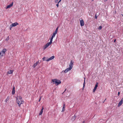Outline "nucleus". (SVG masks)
<instances>
[{
    "mask_svg": "<svg viewBox=\"0 0 123 123\" xmlns=\"http://www.w3.org/2000/svg\"><path fill=\"white\" fill-rule=\"evenodd\" d=\"M16 100L17 103L19 107L21 105L24 103L23 100L20 96H18L17 97Z\"/></svg>",
    "mask_w": 123,
    "mask_h": 123,
    "instance_id": "obj_1",
    "label": "nucleus"
},
{
    "mask_svg": "<svg viewBox=\"0 0 123 123\" xmlns=\"http://www.w3.org/2000/svg\"><path fill=\"white\" fill-rule=\"evenodd\" d=\"M52 81L53 82V84H55L56 85H58L61 83V81L56 79H52Z\"/></svg>",
    "mask_w": 123,
    "mask_h": 123,
    "instance_id": "obj_2",
    "label": "nucleus"
},
{
    "mask_svg": "<svg viewBox=\"0 0 123 123\" xmlns=\"http://www.w3.org/2000/svg\"><path fill=\"white\" fill-rule=\"evenodd\" d=\"M7 51V49L4 48L0 52V57L3 56L5 55V53Z\"/></svg>",
    "mask_w": 123,
    "mask_h": 123,
    "instance_id": "obj_3",
    "label": "nucleus"
},
{
    "mask_svg": "<svg viewBox=\"0 0 123 123\" xmlns=\"http://www.w3.org/2000/svg\"><path fill=\"white\" fill-rule=\"evenodd\" d=\"M55 58V56H52L51 57H50L49 58L47 59H46V58L44 57H43L42 59L43 61H46L47 62H48L50 60H52L53 59H54Z\"/></svg>",
    "mask_w": 123,
    "mask_h": 123,
    "instance_id": "obj_4",
    "label": "nucleus"
},
{
    "mask_svg": "<svg viewBox=\"0 0 123 123\" xmlns=\"http://www.w3.org/2000/svg\"><path fill=\"white\" fill-rule=\"evenodd\" d=\"M51 44L52 43L50 42L47 43L43 47V50L49 47Z\"/></svg>",
    "mask_w": 123,
    "mask_h": 123,
    "instance_id": "obj_5",
    "label": "nucleus"
},
{
    "mask_svg": "<svg viewBox=\"0 0 123 123\" xmlns=\"http://www.w3.org/2000/svg\"><path fill=\"white\" fill-rule=\"evenodd\" d=\"M55 35H56L53 33L50 39V42H49L50 43H52L53 38L55 37Z\"/></svg>",
    "mask_w": 123,
    "mask_h": 123,
    "instance_id": "obj_6",
    "label": "nucleus"
},
{
    "mask_svg": "<svg viewBox=\"0 0 123 123\" xmlns=\"http://www.w3.org/2000/svg\"><path fill=\"white\" fill-rule=\"evenodd\" d=\"M123 103V98H122L121 99V100L119 102L118 105V106L119 107L121 106L122 104Z\"/></svg>",
    "mask_w": 123,
    "mask_h": 123,
    "instance_id": "obj_7",
    "label": "nucleus"
},
{
    "mask_svg": "<svg viewBox=\"0 0 123 123\" xmlns=\"http://www.w3.org/2000/svg\"><path fill=\"white\" fill-rule=\"evenodd\" d=\"M74 62L73 61H72L71 60V61L70 62V64H69V68H70L71 69L72 68H73V65L74 64Z\"/></svg>",
    "mask_w": 123,
    "mask_h": 123,
    "instance_id": "obj_8",
    "label": "nucleus"
},
{
    "mask_svg": "<svg viewBox=\"0 0 123 123\" xmlns=\"http://www.w3.org/2000/svg\"><path fill=\"white\" fill-rule=\"evenodd\" d=\"M98 83L97 82L93 90V92H95L96 89H97V88L98 86Z\"/></svg>",
    "mask_w": 123,
    "mask_h": 123,
    "instance_id": "obj_9",
    "label": "nucleus"
},
{
    "mask_svg": "<svg viewBox=\"0 0 123 123\" xmlns=\"http://www.w3.org/2000/svg\"><path fill=\"white\" fill-rule=\"evenodd\" d=\"M80 24L81 26H83L84 25V23L83 20H80Z\"/></svg>",
    "mask_w": 123,
    "mask_h": 123,
    "instance_id": "obj_10",
    "label": "nucleus"
},
{
    "mask_svg": "<svg viewBox=\"0 0 123 123\" xmlns=\"http://www.w3.org/2000/svg\"><path fill=\"white\" fill-rule=\"evenodd\" d=\"M18 25V23L17 22H16L15 23H12V24L11 25L12 26H11L12 27H13L15 26Z\"/></svg>",
    "mask_w": 123,
    "mask_h": 123,
    "instance_id": "obj_11",
    "label": "nucleus"
},
{
    "mask_svg": "<svg viewBox=\"0 0 123 123\" xmlns=\"http://www.w3.org/2000/svg\"><path fill=\"white\" fill-rule=\"evenodd\" d=\"M13 5V2H12V3L10 4V5H8L6 7V9H7L8 8H10V7H11Z\"/></svg>",
    "mask_w": 123,
    "mask_h": 123,
    "instance_id": "obj_12",
    "label": "nucleus"
},
{
    "mask_svg": "<svg viewBox=\"0 0 123 123\" xmlns=\"http://www.w3.org/2000/svg\"><path fill=\"white\" fill-rule=\"evenodd\" d=\"M65 103L63 104V105L62 108V112H64L65 111Z\"/></svg>",
    "mask_w": 123,
    "mask_h": 123,
    "instance_id": "obj_13",
    "label": "nucleus"
},
{
    "mask_svg": "<svg viewBox=\"0 0 123 123\" xmlns=\"http://www.w3.org/2000/svg\"><path fill=\"white\" fill-rule=\"evenodd\" d=\"M71 70V69H70L69 68H67L64 71V72L65 73H67L70 70Z\"/></svg>",
    "mask_w": 123,
    "mask_h": 123,
    "instance_id": "obj_14",
    "label": "nucleus"
},
{
    "mask_svg": "<svg viewBox=\"0 0 123 123\" xmlns=\"http://www.w3.org/2000/svg\"><path fill=\"white\" fill-rule=\"evenodd\" d=\"M39 62V61H37L36 62V63H34L32 66L33 68H35L36 67V66L37 65V64H38V63Z\"/></svg>",
    "mask_w": 123,
    "mask_h": 123,
    "instance_id": "obj_15",
    "label": "nucleus"
},
{
    "mask_svg": "<svg viewBox=\"0 0 123 123\" xmlns=\"http://www.w3.org/2000/svg\"><path fill=\"white\" fill-rule=\"evenodd\" d=\"M76 116L74 115L71 118V120L73 121H74L76 118Z\"/></svg>",
    "mask_w": 123,
    "mask_h": 123,
    "instance_id": "obj_16",
    "label": "nucleus"
},
{
    "mask_svg": "<svg viewBox=\"0 0 123 123\" xmlns=\"http://www.w3.org/2000/svg\"><path fill=\"white\" fill-rule=\"evenodd\" d=\"M15 93V87L14 86L13 89L12 91V94L14 95V94Z\"/></svg>",
    "mask_w": 123,
    "mask_h": 123,
    "instance_id": "obj_17",
    "label": "nucleus"
},
{
    "mask_svg": "<svg viewBox=\"0 0 123 123\" xmlns=\"http://www.w3.org/2000/svg\"><path fill=\"white\" fill-rule=\"evenodd\" d=\"M58 28V27H57L55 31L53 33L55 35H56L57 33Z\"/></svg>",
    "mask_w": 123,
    "mask_h": 123,
    "instance_id": "obj_18",
    "label": "nucleus"
},
{
    "mask_svg": "<svg viewBox=\"0 0 123 123\" xmlns=\"http://www.w3.org/2000/svg\"><path fill=\"white\" fill-rule=\"evenodd\" d=\"M84 82L83 83V88H82V90H83L84 89V86H85V77H84Z\"/></svg>",
    "mask_w": 123,
    "mask_h": 123,
    "instance_id": "obj_19",
    "label": "nucleus"
},
{
    "mask_svg": "<svg viewBox=\"0 0 123 123\" xmlns=\"http://www.w3.org/2000/svg\"><path fill=\"white\" fill-rule=\"evenodd\" d=\"M10 98V97L9 96H7V98L5 100V102L6 103H7L9 99Z\"/></svg>",
    "mask_w": 123,
    "mask_h": 123,
    "instance_id": "obj_20",
    "label": "nucleus"
},
{
    "mask_svg": "<svg viewBox=\"0 0 123 123\" xmlns=\"http://www.w3.org/2000/svg\"><path fill=\"white\" fill-rule=\"evenodd\" d=\"M43 107H42V109L41 112L39 113V115H41L42 114L43 112Z\"/></svg>",
    "mask_w": 123,
    "mask_h": 123,
    "instance_id": "obj_21",
    "label": "nucleus"
},
{
    "mask_svg": "<svg viewBox=\"0 0 123 123\" xmlns=\"http://www.w3.org/2000/svg\"><path fill=\"white\" fill-rule=\"evenodd\" d=\"M13 71L12 70H10L8 72V73L9 74H12L13 73Z\"/></svg>",
    "mask_w": 123,
    "mask_h": 123,
    "instance_id": "obj_22",
    "label": "nucleus"
},
{
    "mask_svg": "<svg viewBox=\"0 0 123 123\" xmlns=\"http://www.w3.org/2000/svg\"><path fill=\"white\" fill-rule=\"evenodd\" d=\"M102 26H100L98 28V29L99 30H100L102 28Z\"/></svg>",
    "mask_w": 123,
    "mask_h": 123,
    "instance_id": "obj_23",
    "label": "nucleus"
},
{
    "mask_svg": "<svg viewBox=\"0 0 123 123\" xmlns=\"http://www.w3.org/2000/svg\"><path fill=\"white\" fill-rule=\"evenodd\" d=\"M9 36H8L6 39V41H8L9 40Z\"/></svg>",
    "mask_w": 123,
    "mask_h": 123,
    "instance_id": "obj_24",
    "label": "nucleus"
},
{
    "mask_svg": "<svg viewBox=\"0 0 123 123\" xmlns=\"http://www.w3.org/2000/svg\"><path fill=\"white\" fill-rule=\"evenodd\" d=\"M59 0H55V3H58V1Z\"/></svg>",
    "mask_w": 123,
    "mask_h": 123,
    "instance_id": "obj_25",
    "label": "nucleus"
},
{
    "mask_svg": "<svg viewBox=\"0 0 123 123\" xmlns=\"http://www.w3.org/2000/svg\"><path fill=\"white\" fill-rule=\"evenodd\" d=\"M59 0H55V3H58V1Z\"/></svg>",
    "mask_w": 123,
    "mask_h": 123,
    "instance_id": "obj_26",
    "label": "nucleus"
},
{
    "mask_svg": "<svg viewBox=\"0 0 123 123\" xmlns=\"http://www.w3.org/2000/svg\"><path fill=\"white\" fill-rule=\"evenodd\" d=\"M59 0H55V3H58V1Z\"/></svg>",
    "mask_w": 123,
    "mask_h": 123,
    "instance_id": "obj_27",
    "label": "nucleus"
},
{
    "mask_svg": "<svg viewBox=\"0 0 123 123\" xmlns=\"http://www.w3.org/2000/svg\"><path fill=\"white\" fill-rule=\"evenodd\" d=\"M59 2H58L57 4L56 5V6H57V7H58L59 6Z\"/></svg>",
    "mask_w": 123,
    "mask_h": 123,
    "instance_id": "obj_28",
    "label": "nucleus"
},
{
    "mask_svg": "<svg viewBox=\"0 0 123 123\" xmlns=\"http://www.w3.org/2000/svg\"><path fill=\"white\" fill-rule=\"evenodd\" d=\"M12 26L10 25V30H11L12 28L13 27L11 26Z\"/></svg>",
    "mask_w": 123,
    "mask_h": 123,
    "instance_id": "obj_29",
    "label": "nucleus"
},
{
    "mask_svg": "<svg viewBox=\"0 0 123 123\" xmlns=\"http://www.w3.org/2000/svg\"><path fill=\"white\" fill-rule=\"evenodd\" d=\"M120 92H118V96H119V95H120Z\"/></svg>",
    "mask_w": 123,
    "mask_h": 123,
    "instance_id": "obj_30",
    "label": "nucleus"
},
{
    "mask_svg": "<svg viewBox=\"0 0 123 123\" xmlns=\"http://www.w3.org/2000/svg\"><path fill=\"white\" fill-rule=\"evenodd\" d=\"M41 99V97L39 99V100H38V101L39 102H40V101Z\"/></svg>",
    "mask_w": 123,
    "mask_h": 123,
    "instance_id": "obj_31",
    "label": "nucleus"
},
{
    "mask_svg": "<svg viewBox=\"0 0 123 123\" xmlns=\"http://www.w3.org/2000/svg\"><path fill=\"white\" fill-rule=\"evenodd\" d=\"M61 0H60L59 1H58V2H60L61 1Z\"/></svg>",
    "mask_w": 123,
    "mask_h": 123,
    "instance_id": "obj_32",
    "label": "nucleus"
},
{
    "mask_svg": "<svg viewBox=\"0 0 123 123\" xmlns=\"http://www.w3.org/2000/svg\"><path fill=\"white\" fill-rule=\"evenodd\" d=\"M66 89H65V91H64V92L62 94H63L64 93V92H65V91H66Z\"/></svg>",
    "mask_w": 123,
    "mask_h": 123,
    "instance_id": "obj_33",
    "label": "nucleus"
},
{
    "mask_svg": "<svg viewBox=\"0 0 123 123\" xmlns=\"http://www.w3.org/2000/svg\"><path fill=\"white\" fill-rule=\"evenodd\" d=\"M63 72H64V71H62V72H61V73H63Z\"/></svg>",
    "mask_w": 123,
    "mask_h": 123,
    "instance_id": "obj_34",
    "label": "nucleus"
},
{
    "mask_svg": "<svg viewBox=\"0 0 123 123\" xmlns=\"http://www.w3.org/2000/svg\"><path fill=\"white\" fill-rule=\"evenodd\" d=\"M116 39H115L114 41V42H116Z\"/></svg>",
    "mask_w": 123,
    "mask_h": 123,
    "instance_id": "obj_35",
    "label": "nucleus"
},
{
    "mask_svg": "<svg viewBox=\"0 0 123 123\" xmlns=\"http://www.w3.org/2000/svg\"><path fill=\"white\" fill-rule=\"evenodd\" d=\"M97 18V17H96V16L95 18L96 19V18Z\"/></svg>",
    "mask_w": 123,
    "mask_h": 123,
    "instance_id": "obj_36",
    "label": "nucleus"
},
{
    "mask_svg": "<svg viewBox=\"0 0 123 123\" xmlns=\"http://www.w3.org/2000/svg\"><path fill=\"white\" fill-rule=\"evenodd\" d=\"M105 0V1H107L108 0Z\"/></svg>",
    "mask_w": 123,
    "mask_h": 123,
    "instance_id": "obj_37",
    "label": "nucleus"
},
{
    "mask_svg": "<svg viewBox=\"0 0 123 123\" xmlns=\"http://www.w3.org/2000/svg\"><path fill=\"white\" fill-rule=\"evenodd\" d=\"M122 16H123V14H122Z\"/></svg>",
    "mask_w": 123,
    "mask_h": 123,
    "instance_id": "obj_38",
    "label": "nucleus"
},
{
    "mask_svg": "<svg viewBox=\"0 0 123 123\" xmlns=\"http://www.w3.org/2000/svg\"><path fill=\"white\" fill-rule=\"evenodd\" d=\"M94 0H92V1H93Z\"/></svg>",
    "mask_w": 123,
    "mask_h": 123,
    "instance_id": "obj_39",
    "label": "nucleus"
},
{
    "mask_svg": "<svg viewBox=\"0 0 123 123\" xmlns=\"http://www.w3.org/2000/svg\"><path fill=\"white\" fill-rule=\"evenodd\" d=\"M84 122L82 123H83Z\"/></svg>",
    "mask_w": 123,
    "mask_h": 123,
    "instance_id": "obj_40",
    "label": "nucleus"
}]
</instances>
